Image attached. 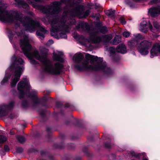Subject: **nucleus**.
<instances>
[{
    "instance_id": "nucleus-7",
    "label": "nucleus",
    "mask_w": 160,
    "mask_h": 160,
    "mask_svg": "<svg viewBox=\"0 0 160 160\" xmlns=\"http://www.w3.org/2000/svg\"><path fill=\"white\" fill-rule=\"evenodd\" d=\"M152 46L150 51V56L153 58L160 53V43H156L153 44L152 42L150 40H144L138 44L137 49L142 55H146L148 53V50Z\"/></svg>"
},
{
    "instance_id": "nucleus-45",
    "label": "nucleus",
    "mask_w": 160,
    "mask_h": 160,
    "mask_svg": "<svg viewBox=\"0 0 160 160\" xmlns=\"http://www.w3.org/2000/svg\"><path fill=\"white\" fill-rule=\"evenodd\" d=\"M18 22H17V23H16V26L17 25L18 26H19V24H18Z\"/></svg>"
},
{
    "instance_id": "nucleus-17",
    "label": "nucleus",
    "mask_w": 160,
    "mask_h": 160,
    "mask_svg": "<svg viewBox=\"0 0 160 160\" xmlns=\"http://www.w3.org/2000/svg\"><path fill=\"white\" fill-rule=\"evenodd\" d=\"M116 50L118 52L123 54L127 52L126 47L123 43L119 44L117 47Z\"/></svg>"
},
{
    "instance_id": "nucleus-5",
    "label": "nucleus",
    "mask_w": 160,
    "mask_h": 160,
    "mask_svg": "<svg viewBox=\"0 0 160 160\" xmlns=\"http://www.w3.org/2000/svg\"><path fill=\"white\" fill-rule=\"evenodd\" d=\"M7 4L3 1L0 0V20H32V17L34 14L31 12H29V16L23 18L22 14L17 12L8 11L6 10Z\"/></svg>"
},
{
    "instance_id": "nucleus-8",
    "label": "nucleus",
    "mask_w": 160,
    "mask_h": 160,
    "mask_svg": "<svg viewBox=\"0 0 160 160\" xmlns=\"http://www.w3.org/2000/svg\"><path fill=\"white\" fill-rule=\"evenodd\" d=\"M27 30L30 32L34 31L36 29L37 35L42 39L44 38V34L48 32V31L42 27L38 21H19Z\"/></svg>"
},
{
    "instance_id": "nucleus-28",
    "label": "nucleus",
    "mask_w": 160,
    "mask_h": 160,
    "mask_svg": "<svg viewBox=\"0 0 160 160\" xmlns=\"http://www.w3.org/2000/svg\"><path fill=\"white\" fill-rule=\"evenodd\" d=\"M153 25L157 29H159L160 28V25L156 21L153 22Z\"/></svg>"
},
{
    "instance_id": "nucleus-3",
    "label": "nucleus",
    "mask_w": 160,
    "mask_h": 160,
    "mask_svg": "<svg viewBox=\"0 0 160 160\" xmlns=\"http://www.w3.org/2000/svg\"><path fill=\"white\" fill-rule=\"evenodd\" d=\"M84 56L81 53H77L73 56V60L78 63L75 66L77 69L80 71L102 70L108 74L111 72L110 68L106 66V64L102 62V59H98L97 56L87 54L85 56L86 60L81 62Z\"/></svg>"
},
{
    "instance_id": "nucleus-23",
    "label": "nucleus",
    "mask_w": 160,
    "mask_h": 160,
    "mask_svg": "<svg viewBox=\"0 0 160 160\" xmlns=\"http://www.w3.org/2000/svg\"><path fill=\"white\" fill-rule=\"evenodd\" d=\"M121 41V38L118 36H115L113 38L112 43L113 45H117Z\"/></svg>"
},
{
    "instance_id": "nucleus-25",
    "label": "nucleus",
    "mask_w": 160,
    "mask_h": 160,
    "mask_svg": "<svg viewBox=\"0 0 160 160\" xmlns=\"http://www.w3.org/2000/svg\"><path fill=\"white\" fill-rule=\"evenodd\" d=\"M37 92L34 90L32 91V94L28 95V96L32 99L35 98H36L37 94Z\"/></svg>"
},
{
    "instance_id": "nucleus-4",
    "label": "nucleus",
    "mask_w": 160,
    "mask_h": 160,
    "mask_svg": "<svg viewBox=\"0 0 160 160\" xmlns=\"http://www.w3.org/2000/svg\"><path fill=\"white\" fill-rule=\"evenodd\" d=\"M44 22L46 24H50L52 36L59 35L62 38H66L67 36L65 33H59L60 32H67L69 28L74 26L77 29H81L77 26L81 25V21H44Z\"/></svg>"
},
{
    "instance_id": "nucleus-13",
    "label": "nucleus",
    "mask_w": 160,
    "mask_h": 160,
    "mask_svg": "<svg viewBox=\"0 0 160 160\" xmlns=\"http://www.w3.org/2000/svg\"><path fill=\"white\" fill-rule=\"evenodd\" d=\"M134 37V39L129 41L128 42V44L129 46L133 47L136 46L137 47L138 45V41L144 38V37L140 34L135 35Z\"/></svg>"
},
{
    "instance_id": "nucleus-20",
    "label": "nucleus",
    "mask_w": 160,
    "mask_h": 160,
    "mask_svg": "<svg viewBox=\"0 0 160 160\" xmlns=\"http://www.w3.org/2000/svg\"><path fill=\"white\" fill-rule=\"evenodd\" d=\"M112 38V36L110 34L102 36V42H109Z\"/></svg>"
},
{
    "instance_id": "nucleus-16",
    "label": "nucleus",
    "mask_w": 160,
    "mask_h": 160,
    "mask_svg": "<svg viewBox=\"0 0 160 160\" xmlns=\"http://www.w3.org/2000/svg\"><path fill=\"white\" fill-rule=\"evenodd\" d=\"M53 58L54 60L58 61L61 62L63 61V58L61 57L63 53L62 52H58V53H53Z\"/></svg>"
},
{
    "instance_id": "nucleus-37",
    "label": "nucleus",
    "mask_w": 160,
    "mask_h": 160,
    "mask_svg": "<svg viewBox=\"0 0 160 160\" xmlns=\"http://www.w3.org/2000/svg\"><path fill=\"white\" fill-rule=\"evenodd\" d=\"M126 21H121V23L123 25H125L126 23Z\"/></svg>"
},
{
    "instance_id": "nucleus-30",
    "label": "nucleus",
    "mask_w": 160,
    "mask_h": 160,
    "mask_svg": "<svg viewBox=\"0 0 160 160\" xmlns=\"http://www.w3.org/2000/svg\"><path fill=\"white\" fill-rule=\"evenodd\" d=\"M148 27L151 31L152 32H155V30L153 28L152 26L151 23L149 22H148Z\"/></svg>"
},
{
    "instance_id": "nucleus-21",
    "label": "nucleus",
    "mask_w": 160,
    "mask_h": 160,
    "mask_svg": "<svg viewBox=\"0 0 160 160\" xmlns=\"http://www.w3.org/2000/svg\"><path fill=\"white\" fill-rule=\"evenodd\" d=\"M106 14L113 19L112 18L114 17L115 15V10H107L105 11Z\"/></svg>"
},
{
    "instance_id": "nucleus-18",
    "label": "nucleus",
    "mask_w": 160,
    "mask_h": 160,
    "mask_svg": "<svg viewBox=\"0 0 160 160\" xmlns=\"http://www.w3.org/2000/svg\"><path fill=\"white\" fill-rule=\"evenodd\" d=\"M15 0L17 3L19 7H22L23 8L25 9H26V11H27L29 9V6L26 3L24 2L23 0Z\"/></svg>"
},
{
    "instance_id": "nucleus-41",
    "label": "nucleus",
    "mask_w": 160,
    "mask_h": 160,
    "mask_svg": "<svg viewBox=\"0 0 160 160\" xmlns=\"http://www.w3.org/2000/svg\"><path fill=\"white\" fill-rule=\"evenodd\" d=\"M99 6V5L98 4H96V5H95V8H97Z\"/></svg>"
},
{
    "instance_id": "nucleus-14",
    "label": "nucleus",
    "mask_w": 160,
    "mask_h": 160,
    "mask_svg": "<svg viewBox=\"0 0 160 160\" xmlns=\"http://www.w3.org/2000/svg\"><path fill=\"white\" fill-rule=\"evenodd\" d=\"M152 17H155L160 14V6L150 8L148 12Z\"/></svg>"
},
{
    "instance_id": "nucleus-10",
    "label": "nucleus",
    "mask_w": 160,
    "mask_h": 160,
    "mask_svg": "<svg viewBox=\"0 0 160 160\" xmlns=\"http://www.w3.org/2000/svg\"><path fill=\"white\" fill-rule=\"evenodd\" d=\"M96 33L89 34L90 37L88 39H86L84 36H81L79 39V42L82 45L86 47H90V43L93 44H98L102 42V36L94 35Z\"/></svg>"
},
{
    "instance_id": "nucleus-32",
    "label": "nucleus",
    "mask_w": 160,
    "mask_h": 160,
    "mask_svg": "<svg viewBox=\"0 0 160 160\" xmlns=\"http://www.w3.org/2000/svg\"><path fill=\"white\" fill-rule=\"evenodd\" d=\"M33 58H29L30 60V62L31 63L33 64H36L37 63V61L33 59Z\"/></svg>"
},
{
    "instance_id": "nucleus-2",
    "label": "nucleus",
    "mask_w": 160,
    "mask_h": 160,
    "mask_svg": "<svg viewBox=\"0 0 160 160\" xmlns=\"http://www.w3.org/2000/svg\"><path fill=\"white\" fill-rule=\"evenodd\" d=\"M23 38L20 40V47L24 55L28 58H35L42 62L44 67L45 71L53 75L59 74L62 68V64L59 62L54 63L46 58L47 53L41 51L39 52L37 50L31 52L32 47L28 43L27 36L22 35Z\"/></svg>"
},
{
    "instance_id": "nucleus-38",
    "label": "nucleus",
    "mask_w": 160,
    "mask_h": 160,
    "mask_svg": "<svg viewBox=\"0 0 160 160\" xmlns=\"http://www.w3.org/2000/svg\"><path fill=\"white\" fill-rule=\"evenodd\" d=\"M48 42L50 44H52L53 42L52 40H49L48 41Z\"/></svg>"
},
{
    "instance_id": "nucleus-46",
    "label": "nucleus",
    "mask_w": 160,
    "mask_h": 160,
    "mask_svg": "<svg viewBox=\"0 0 160 160\" xmlns=\"http://www.w3.org/2000/svg\"><path fill=\"white\" fill-rule=\"evenodd\" d=\"M57 104H61V103L60 102H57Z\"/></svg>"
},
{
    "instance_id": "nucleus-11",
    "label": "nucleus",
    "mask_w": 160,
    "mask_h": 160,
    "mask_svg": "<svg viewBox=\"0 0 160 160\" xmlns=\"http://www.w3.org/2000/svg\"><path fill=\"white\" fill-rule=\"evenodd\" d=\"M17 88L19 93V98H23L26 90L30 89V86L27 81H21L18 83Z\"/></svg>"
},
{
    "instance_id": "nucleus-9",
    "label": "nucleus",
    "mask_w": 160,
    "mask_h": 160,
    "mask_svg": "<svg viewBox=\"0 0 160 160\" xmlns=\"http://www.w3.org/2000/svg\"><path fill=\"white\" fill-rule=\"evenodd\" d=\"M78 28H81L82 30H86L90 34L98 33L100 32L103 34L107 33L108 32V28L105 26H102L100 22H96L94 25H89L86 22L81 21V25L77 26Z\"/></svg>"
},
{
    "instance_id": "nucleus-24",
    "label": "nucleus",
    "mask_w": 160,
    "mask_h": 160,
    "mask_svg": "<svg viewBox=\"0 0 160 160\" xmlns=\"http://www.w3.org/2000/svg\"><path fill=\"white\" fill-rule=\"evenodd\" d=\"M7 138L2 135H0V147L2 145V143L6 141Z\"/></svg>"
},
{
    "instance_id": "nucleus-33",
    "label": "nucleus",
    "mask_w": 160,
    "mask_h": 160,
    "mask_svg": "<svg viewBox=\"0 0 160 160\" xmlns=\"http://www.w3.org/2000/svg\"><path fill=\"white\" fill-rule=\"evenodd\" d=\"M28 105V103L27 102L24 101L22 103V106L23 108H26Z\"/></svg>"
},
{
    "instance_id": "nucleus-42",
    "label": "nucleus",
    "mask_w": 160,
    "mask_h": 160,
    "mask_svg": "<svg viewBox=\"0 0 160 160\" xmlns=\"http://www.w3.org/2000/svg\"><path fill=\"white\" fill-rule=\"evenodd\" d=\"M34 0L36 2H40L41 1V0Z\"/></svg>"
},
{
    "instance_id": "nucleus-43",
    "label": "nucleus",
    "mask_w": 160,
    "mask_h": 160,
    "mask_svg": "<svg viewBox=\"0 0 160 160\" xmlns=\"http://www.w3.org/2000/svg\"><path fill=\"white\" fill-rule=\"evenodd\" d=\"M10 134L11 135H13V133L11 131L10 132H9Z\"/></svg>"
},
{
    "instance_id": "nucleus-36",
    "label": "nucleus",
    "mask_w": 160,
    "mask_h": 160,
    "mask_svg": "<svg viewBox=\"0 0 160 160\" xmlns=\"http://www.w3.org/2000/svg\"><path fill=\"white\" fill-rule=\"evenodd\" d=\"M126 18L124 17H120L119 20H125Z\"/></svg>"
},
{
    "instance_id": "nucleus-29",
    "label": "nucleus",
    "mask_w": 160,
    "mask_h": 160,
    "mask_svg": "<svg viewBox=\"0 0 160 160\" xmlns=\"http://www.w3.org/2000/svg\"><path fill=\"white\" fill-rule=\"evenodd\" d=\"M130 33L128 32L125 31L123 32L122 35L124 37L127 38L130 36Z\"/></svg>"
},
{
    "instance_id": "nucleus-1",
    "label": "nucleus",
    "mask_w": 160,
    "mask_h": 160,
    "mask_svg": "<svg viewBox=\"0 0 160 160\" xmlns=\"http://www.w3.org/2000/svg\"><path fill=\"white\" fill-rule=\"evenodd\" d=\"M28 2L33 8L46 14L47 18L53 17L60 13L61 11L60 6L62 3H65L66 5L63 16V19H65L66 16L69 15L72 16H76L79 18H83L88 16L90 13L89 10L85 11L83 7L78 4L79 2L78 0H62L61 2H54L49 5L45 6L38 5L36 3L33 2L31 0H28Z\"/></svg>"
},
{
    "instance_id": "nucleus-39",
    "label": "nucleus",
    "mask_w": 160,
    "mask_h": 160,
    "mask_svg": "<svg viewBox=\"0 0 160 160\" xmlns=\"http://www.w3.org/2000/svg\"><path fill=\"white\" fill-rule=\"evenodd\" d=\"M70 104L68 103H66L65 105V107H68L70 106Z\"/></svg>"
},
{
    "instance_id": "nucleus-40",
    "label": "nucleus",
    "mask_w": 160,
    "mask_h": 160,
    "mask_svg": "<svg viewBox=\"0 0 160 160\" xmlns=\"http://www.w3.org/2000/svg\"><path fill=\"white\" fill-rule=\"evenodd\" d=\"M2 23H5L8 22L9 21H1Z\"/></svg>"
},
{
    "instance_id": "nucleus-15",
    "label": "nucleus",
    "mask_w": 160,
    "mask_h": 160,
    "mask_svg": "<svg viewBox=\"0 0 160 160\" xmlns=\"http://www.w3.org/2000/svg\"><path fill=\"white\" fill-rule=\"evenodd\" d=\"M129 154V156H131L132 157H134L138 158H139L142 155H143V157L142 158V160H148L147 158L145 157V155H145V153L144 152L141 153H136L133 151H131L130 152Z\"/></svg>"
},
{
    "instance_id": "nucleus-31",
    "label": "nucleus",
    "mask_w": 160,
    "mask_h": 160,
    "mask_svg": "<svg viewBox=\"0 0 160 160\" xmlns=\"http://www.w3.org/2000/svg\"><path fill=\"white\" fill-rule=\"evenodd\" d=\"M23 149L21 147L18 148L16 149V151L17 152L20 153L23 152Z\"/></svg>"
},
{
    "instance_id": "nucleus-44",
    "label": "nucleus",
    "mask_w": 160,
    "mask_h": 160,
    "mask_svg": "<svg viewBox=\"0 0 160 160\" xmlns=\"http://www.w3.org/2000/svg\"><path fill=\"white\" fill-rule=\"evenodd\" d=\"M133 1L136 2H138L140 1L141 0H133Z\"/></svg>"
},
{
    "instance_id": "nucleus-27",
    "label": "nucleus",
    "mask_w": 160,
    "mask_h": 160,
    "mask_svg": "<svg viewBox=\"0 0 160 160\" xmlns=\"http://www.w3.org/2000/svg\"><path fill=\"white\" fill-rule=\"evenodd\" d=\"M92 18L93 19L96 20H99L102 19V17L100 16L99 14L98 13L95 15H93L92 16Z\"/></svg>"
},
{
    "instance_id": "nucleus-6",
    "label": "nucleus",
    "mask_w": 160,
    "mask_h": 160,
    "mask_svg": "<svg viewBox=\"0 0 160 160\" xmlns=\"http://www.w3.org/2000/svg\"><path fill=\"white\" fill-rule=\"evenodd\" d=\"M11 61L12 63L7 70L6 72L7 73L11 70L14 72V73L12 77L11 85L12 87H14L19 80L21 75L24 69L23 65L24 62L22 58H18L15 55L12 57Z\"/></svg>"
},
{
    "instance_id": "nucleus-19",
    "label": "nucleus",
    "mask_w": 160,
    "mask_h": 160,
    "mask_svg": "<svg viewBox=\"0 0 160 160\" xmlns=\"http://www.w3.org/2000/svg\"><path fill=\"white\" fill-rule=\"evenodd\" d=\"M140 30L142 32L146 33L148 31V28L147 27V23L145 21H143L141 23L140 26Z\"/></svg>"
},
{
    "instance_id": "nucleus-22",
    "label": "nucleus",
    "mask_w": 160,
    "mask_h": 160,
    "mask_svg": "<svg viewBox=\"0 0 160 160\" xmlns=\"http://www.w3.org/2000/svg\"><path fill=\"white\" fill-rule=\"evenodd\" d=\"M16 138L18 142L21 143H23L25 142L26 139L24 137L20 135H17Z\"/></svg>"
},
{
    "instance_id": "nucleus-12",
    "label": "nucleus",
    "mask_w": 160,
    "mask_h": 160,
    "mask_svg": "<svg viewBox=\"0 0 160 160\" xmlns=\"http://www.w3.org/2000/svg\"><path fill=\"white\" fill-rule=\"evenodd\" d=\"M14 105V102L13 101H12L8 105L4 104L0 105V115H5L12 108Z\"/></svg>"
},
{
    "instance_id": "nucleus-26",
    "label": "nucleus",
    "mask_w": 160,
    "mask_h": 160,
    "mask_svg": "<svg viewBox=\"0 0 160 160\" xmlns=\"http://www.w3.org/2000/svg\"><path fill=\"white\" fill-rule=\"evenodd\" d=\"M10 78V76L7 73L6 74L5 76V77L4 78L1 82V84L2 85H3L4 83L6 82L8 79Z\"/></svg>"
},
{
    "instance_id": "nucleus-35",
    "label": "nucleus",
    "mask_w": 160,
    "mask_h": 160,
    "mask_svg": "<svg viewBox=\"0 0 160 160\" xmlns=\"http://www.w3.org/2000/svg\"><path fill=\"white\" fill-rule=\"evenodd\" d=\"M105 145L107 148H109L111 147V144L110 143H105Z\"/></svg>"
},
{
    "instance_id": "nucleus-34",
    "label": "nucleus",
    "mask_w": 160,
    "mask_h": 160,
    "mask_svg": "<svg viewBox=\"0 0 160 160\" xmlns=\"http://www.w3.org/2000/svg\"><path fill=\"white\" fill-rule=\"evenodd\" d=\"M4 150L6 152H8L9 150V148L8 146L7 145H5L4 147Z\"/></svg>"
}]
</instances>
